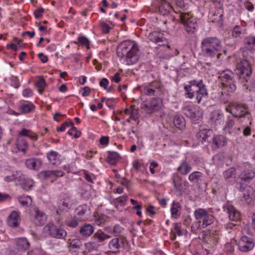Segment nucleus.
Masks as SVG:
<instances>
[{"instance_id":"nucleus-1","label":"nucleus","mask_w":255,"mask_h":255,"mask_svg":"<svg viewBox=\"0 0 255 255\" xmlns=\"http://www.w3.org/2000/svg\"><path fill=\"white\" fill-rule=\"evenodd\" d=\"M138 46L134 41L126 40L119 45L117 54L118 57L125 58L128 65H132L138 60Z\"/></svg>"},{"instance_id":"nucleus-2","label":"nucleus","mask_w":255,"mask_h":255,"mask_svg":"<svg viewBox=\"0 0 255 255\" xmlns=\"http://www.w3.org/2000/svg\"><path fill=\"white\" fill-rule=\"evenodd\" d=\"M184 89L186 95L188 98L192 99L194 96V92H196V99L198 103H200L202 98L208 95L207 90L202 80L198 81L194 80L189 82V85L185 86Z\"/></svg>"},{"instance_id":"nucleus-3","label":"nucleus","mask_w":255,"mask_h":255,"mask_svg":"<svg viewBox=\"0 0 255 255\" xmlns=\"http://www.w3.org/2000/svg\"><path fill=\"white\" fill-rule=\"evenodd\" d=\"M222 46L220 40L216 37H206L201 42L202 52L207 57L213 58L216 56L219 58L218 53Z\"/></svg>"},{"instance_id":"nucleus-4","label":"nucleus","mask_w":255,"mask_h":255,"mask_svg":"<svg viewBox=\"0 0 255 255\" xmlns=\"http://www.w3.org/2000/svg\"><path fill=\"white\" fill-rule=\"evenodd\" d=\"M234 73L230 70H226L221 74L222 90L221 92L222 96H228L236 89V86L233 80Z\"/></svg>"},{"instance_id":"nucleus-5","label":"nucleus","mask_w":255,"mask_h":255,"mask_svg":"<svg viewBox=\"0 0 255 255\" xmlns=\"http://www.w3.org/2000/svg\"><path fill=\"white\" fill-rule=\"evenodd\" d=\"M141 103L140 108L147 114H152L160 110L163 107L162 99L160 98H153L149 101H145L144 98H140Z\"/></svg>"},{"instance_id":"nucleus-6","label":"nucleus","mask_w":255,"mask_h":255,"mask_svg":"<svg viewBox=\"0 0 255 255\" xmlns=\"http://www.w3.org/2000/svg\"><path fill=\"white\" fill-rule=\"evenodd\" d=\"M194 216L196 221L202 224V228H205L214 221V217L203 208H198L194 212Z\"/></svg>"},{"instance_id":"nucleus-7","label":"nucleus","mask_w":255,"mask_h":255,"mask_svg":"<svg viewBox=\"0 0 255 255\" xmlns=\"http://www.w3.org/2000/svg\"><path fill=\"white\" fill-rule=\"evenodd\" d=\"M143 93L149 96H160L164 93L161 83L157 81L145 84L143 85Z\"/></svg>"},{"instance_id":"nucleus-8","label":"nucleus","mask_w":255,"mask_h":255,"mask_svg":"<svg viewBox=\"0 0 255 255\" xmlns=\"http://www.w3.org/2000/svg\"><path fill=\"white\" fill-rule=\"evenodd\" d=\"M236 71L238 74L240 75L239 79L241 82L244 83L248 81L246 77L250 76L252 73V69L250 63L247 59H243L236 65Z\"/></svg>"},{"instance_id":"nucleus-9","label":"nucleus","mask_w":255,"mask_h":255,"mask_svg":"<svg viewBox=\"0 0 255 255\" xmlns=\"http://www.w3.org/2000/svg\"><path fill=\"white\" fill-rule=\"evenodd\" d=\"M181 23L185 26L186 30L188 33H193L197 26L196 19L189 12H180L179 14Z\"/></svg>"},{"instance_id":"nucleus-10","label":"nucleus","mask_w":255,"mask_h":255,"mask_svg":"<svg viewBox=\"0 0 255 255\" xmlns=\"http://www.w3.org/2000/svg\"><path fill=\"white\" fill-rule=\"evenodd\" d=\"M226 111L231 113L234 117L240 118H242L246 116L248 117L250 115L249 109L247 106L237 103L232 104L231 109L229 110L228 108H227Z\"/></svg>"},{"instance_id":"nucleus-11","label":"nucleus","mask_w":255,"mask_h":255,"mask_svg":"<svg viewBox=\"0 0 255 255\" xmlns=\"http://www.w3.org/2000/svg\"><path fill=\"white\" fill-rule=\"evenodd\" d=\"M43 231L51 237L56 239H63L67 235V232L62 228L57 227L52 224H47L43 228Z\"/></svg>"},{"instance_id":"nucleus-12","label":"nucleus","mask_w":255,"mask_h":255,"mask_svg":"<svg viewBox=\"0 0 255 255\" xmlns=\"http://www.w3.org/2000/svg\"><path fill=\"white\" fill-rule=\"evenodd\" d=\"M74 203L75 200L69 194L62 193L57 202L58 210L62 211L69 209Z\"/></svg>"},{"instance_id":"nucleus-13","label":"nucleus","mask_w":255,"mask_h":255,"mask_svg":"<svg viewBox=\"0 0 255 255\" xmlns=\"http://www.w3.org/2000/svg\"><path fill=\"white\" fill-rule=\"evenodd\" d=\"M111 236L102 231H98L95 233L92 237V241L89 243L92 249L96 250L100 246L104 244L105 240L109 239Z\"/></svg>"},{"instance_id":"nucleus-14","label":"nucleus","mask_w":255,"mask_h":255,"mask_svg":"<svg viewBox=\"0 0 255 255\" xmlns=\"http://www.w3.org/2000/svg\"><path fill=\"white\" fill-rule=\"evenodd\" d=\"M31 220L36 226H41L45 224L47 220V216L42 211L38 208H34L30 212Z\"/></svg>"},{"instance_id":"nucleus-15","label":"nucleus","mask_w":255,"mask_h":255,"mask_svg":"<svg viewBox=\"0 0 255 255\" xmlns=\"http://www.w3.org/2000/svg\"><path fill=\"white\" fill-rule=\"evenodd\" d=\"M239 249L243 252H247L254 247V243L252 239L247 237L243 236L238 242Z\"/></svg>"},{"instance_id":"nucleus-16","label":"nucleus","mask_w":255,"mask_h":255,"mask_svg":"<svg viewBox=\"0 0 255 255\" xmlns=\"http://www.w3.org/2000/svg\"><path fill=\"white\" fill-rule=\"evenodd\" d=\"M148 39L151 42L159 46L166 43V40L164 37V34L158 31H153L150 32L148 35Z\"/></svg>"},{"instance_id":"nucleus-17","label":"nucleus","mask_w":255,"mask_h":255,"mask_svg":"<svg viewBox=\"0 0 255 255\" xmlns=\"http://www.w3.org/2000/svg\"><path fill=\"white\" fill-rule=\"evenodd\" d=\"M64 173L61 170H46L41 171L39 175L43 179H51V182H53V178L56 179L64 175Z\"/></svg>"},{"instance_id":"nucleus-18","label":"nucleus","mask_w":255,"mask_h":255,"mask_svg":"<svg viewBox=\"0 0 255 255\" xmlns=\"http://www.w3.org/2000/svg\"><path fill=\"white\" fill-rule=\"evenodd\" d=\"M125 246L124 240L122 238H116L113 239L109 244V247L111 251L114 253H117Z\"/></svg>"},{"instance_id":"nucleus-19","label":"nucleus","mask_w":255,"mask_h":255,"mask_svg":"<svg viewBox=\"0 0 255 255\" xmlns=\"http://www.w3.org/2000/svg\"><path fill=\"white\" fill-rule=\"evenodd\" d=\"M223 208L224 211H226L228 214V217L230 220L238 221L240 220V213L233 206L226 205L223 207Z\"/></svg>"},{"instance_id":"nucleus-20","label":"nucleus","mask_w":255,"mask_h":255,"mask_svg":"<svg viewBox=\"0 0 255 255\" xmlns=\"http://www.w3.org/2000/svg\"><path fill=\"white\" fill-rule=\"evenodd\" d=\"M224 115L219 110H215L211 113L210 121L214 126L221 125L224 122Z\"/></svg>"},{"instance_id":"nucleus-21","label":"nucleus","mask_w":255,"mask_h":255,"mask_svg":"<svg viewBox=\"0 0 255 255\" xmlns=\"http://www.w3.org/2000/svg\"><path fill=\"white\" fill-rule=\"evenodd\" d=\"M227 143V138L224 135L218 134L212 138L211 146L213 149H216L225 146Z\"/></svg>"},{"instance_id":"nucleus-22","label":"nucleus","mask_w":255,"mask_h":255,"mask_svg":"<svg viewBox=\"0 0 255 255\" xmlns=\"http://www.w3.org/2000/svg\"><path fill=\"white\" fill-rule=\"evenodd\" d=\"M20 222V218L19 214L15 211L11 212L8 216L7 224L9 227L16 228L19 226Z\"/></svg>"},{"instance_id":"nucleus-23","label":"nucleus","mask_w":255,"mask_h":255,"mask_svg":"<svg viewBox=\"0 0 255 255\" xmlns=\"http://www.w3.org/2000/svg\"><path fill=\"white\" fill-rule=\"evenodd\" d=\"M89 210L88 206L86 204H83L78 206L76 209L75 218L79 221H85L88 217L87 214Z\"/></svg>"},{"instance_id":"nucleus-24","label":"nucleus","mask_w":255,"mask_h":255,"mask_svg":"<svg viewBox=\"0 0 255 255\" xmlns=\"http://www.w3.org/2000/svg\"><path fill=\"white\" fill-rule=\"evenodd\" d=\"M255 177V171L253 169L245 170L239 176L240 180L248 183H249Z\"/></svg>"},{"instance_id":"nucleus-25","label":"nucleus","mask_w":255,"mask_h":255,"mask_svg":"<svg viewBox=\"0 0 255 255\" xmlns=\"http://www.w3.org/2000/svg\"><path fill=\"white\" fill-rule=\"evenodd\" d=\"M159 5V12L163 15H165L168 14L172 10V7L170 4L165 0H160L158 2Z\"/></svg>"},{"instance_id":"nucleus-26","label":"nucleus","mask_w":255,"mask_h":255,"mask_svg":"<svg viewBox=\"0 0 255 255\" xmlns=\"http://www.w3.org/2000/svg\"><path fill=\"white\" fill-rule=\"evenodd\" d=\"M94 230L95 228L93 226L90 224L85 223L80 227L79 233L82 237H88L93 234Z\"/></svg>"},{"instance_id":"nucleus-27","label":"nucleus","mask_w":255,"mask_h":255,"mask_svg":"<svg viewBox=\"0 0 255 255\" xmlns=\"http://www.w3.org/2000/svg\"><path fill=\"white\" fill-rule=\"evenodd\" d=\"M223 10L220 8L215 10V12H213L211 13L210 19L212 22L216 23L219 25H222L223 21Z\"/></svg>"},{"instance_id":"nucleus-28","label":"nucleus","mask_w":255,"mask_h":255,"mask_svg":"<svg viewBox=\"0 0 255 255\" xmlns=\"http://www.w3.org/2000/svg\"><path fill=\"white\" fill-rule=\"evenodd\" d=\"M212 132L210 129H202L196 134V137L199 142L203 143L207 141L208 137L211 136Z\"/></svg>"},{"instance_id":"nucleus-29","label":"nucleus","mask_w":255,"mask_h":255,"mask_svg":"<svg viewBox=\"0 0 255 255\" xmlns=\"http://www.w3.org/2000/svg\"><path fill=\"white\" fill-rule=\"evenodd\" d=\"M223 176L225 181L231 183L234 182L236 177V170L235 168L232 167L223 172Z\"/></svg>"},{"instance_id":"nucleus-30","label":"nucleus","mask_w":255,"mask_h":255,"mask_svg":"<svg viewBox=\"0 0 255 255\" xmlns=\"http://www.w3.org/2000/svg\"><path fill=\"white\" fill-rule=\"evenodd\" d=\"M247 34L246 28L242 25H236L232 31V35L234 38H242Z\"/></svg>"},{"instance_id":"nucleus-31","label":"nucleus","mask_w":255,"mask_h":255,"mask_svg":"<svg viewBox=\"0 0 255 255\" xmlns=\"http://www.w3.org/2000/svg\"><path fill=\"white\" fill-rule=\"evenodd\" d=\"M61 155L57 152L51 151L47 153V158L52 164L56 165L60 163Z\"/></svg>"},{"instance_id":"nucleus-32","label":"nucleus","mask_w":255,"mask_h":255,"mask_svg":"<svg viewBox=\"0 0 255 255\" xmlns=\"http://www.w3.org/2000/svg\"><path fill=\"white\" fill-rule=\"evenodd\" d=\"M245 48L252 53V51L255 50V36H248L244 39Z\"/></svg>"},{"instance_id":"nucleus-33","label":"nucleus","mask_w":255,"mask_h":255,"mask_svg":"<svg viewBox=\"0 0 255 255\" xmlns=\"http://www.w3.org/2000/svg\"><path fill=\"white\" fill-rule=\"evenodd\" d=\"M235 121L233 119L228 117L225 122V125L224 127V130L226 134L232 135V131L235 127Z\"/></svg>"},{"instance_id":"nucleus-34","label":"nucleus","mask_w":255,"mask_h":255,"mask_svg":"<svg viewBox=\"0 0 255 255\" xmlns=\"http://www.w3.org/2000/svg\"><path fill=\"white\" fill-rule=\"evenodd\" d=\"M17 249L19 251H25L29 246V243L26 238H21L16 240Z\"/></svg>"},{"instance_id":"nucleus-35","label":"nucleus","mask_w":255,"mask_h":255,"mask_svg":"<svg viewBox=\"0 0 255 255\" xmlns=\"http://www.w3.org/2000/svg\"><path fill=\"white\" fill-rule=\"evenodd\" d=\"M16 146L19 151L25 152L28 148V144L25 139L19 136L17 139Z\"/></svg>"},{"instance_id":"nucleus-36","label":"nucleus","mask_w":255,"mask_h":255,"mask_svg":"<svg viewBox=\"0 0 255 255\" xmlns=\"http://www.w3.org/2000/svg\"><path fill=\"white\" fill-rule=\"evenodd\" d=\"M181 209V205L179 203L173 202L172 206L171 208L172 217L176 219L180 216V210Z\"/></svg>"},{"instance_id":"nucleus-37","label":"nucleus","mask_w":255,"mask_h":255,"mask_svg":"<svg viewBox=\"0 0 255 255\" xmlns=\"http://www.w3.org/2000/svg\"><path fill=\"white\" fill-rule=\"evenodd\" d=\"M20 175L21 176V179L19 181L20 182L22 188L27 191L30 190L33 186L32 181L30 179H25L21 173Z\"/></svg>"},{"instance_id":"nucleus-38","label":"nucleus","mask_w":255,"mask_h":255,"mask_svg":"<svg viewBox=\"0 0 255 255\" xmlns=\"http://www.w3.org/2000/svg\"><path fill=\"white\" fill-rule=\"evenodd\" d=\"M174 124L175 126L180 130L185 127V121L183 117L177 116L174 118Z\"/></svg>"},{"instance_id":"nucleus-39","label":"nucleus","mask_w":255,"mask_h":255,"mask_svg":"<svg viewBox=\"0 0 255 255\" xmlns=\"http://www.w3.org/2000/svg\"><path fill=\"white\" fill-rule=\"evenodd\" d=\"M191 165L187 162H183L178 167L177 170L183 175H186L191 170Z\"/></svg>"},{"instance_id":"nucleus-40","label":"nucleus","mask_w":255,"mask_h":255,"mask_svg":"<svg viewBox=\"0 0 255 255\" xmlns=\"http://www.w3.org/2000/svg\"><path fill=\"white\" fill-rule=\"evenodd\" d=\"M120 158V156L117 152L115 151H109L107 160L110 164L114 165L116 164Z\"/></svg>"},{"instance_id":"nucleus-41","label":"nucleus","mask_w":255,"mask_h":255,"mask_svg":"<svg viewBox=\"0 0 255 255\" xmlns=\"http://www.w3.org/2000/svg\"><path fill=\"white\" fill-rule=\"evenodd\" d=\"M19 135L27 136L32 140H36L37 136L31 130L23 128L19 132Z\"/></svg>"},{"instance_id":"nucleus-42","label":"nucleus","mask_w":255,"mask_h":255,"mask_svg":"<svg viewBox=\"0 0 255 255\" xmlns=\"http://www.w3.org/2000/svg\"><path fill=\"white\" fill-rule=\"evenodd\" d=\"M38 160L36 158H29L26 160L25 164L26 167L30 169L37 170L38 169Z\"/></svg>"},{"instance_id":"nucleus-43","label":"nucleus","mask_w":255,"mask_h":255,"mask_svg":"<svg viewBox=\"0 0 255 255\" xmlns=\"http://www.w3.org/2000/svg\"><path fill=\"white\" fill-rule=\"evenodd\" d=\"M70 251L73 252H76L81 246V242L78 239H73L72 241L69 240Z\"/></svg>"},{"instance_id":"nucleus-44","label":"nucleus","mask_w":255,"mask_h":255,"mask_svg":"<svg viewBox=\"0 0 255 255\" xmlns=\"http://www.w3.org/2000/svg\"><path fill=\"white\" fill-rule=\"evenodd\" d=\"M203 177V173L199 171H194L191 173L188 176L190 181L197 183Z\"/></svg>"},{"instance_id":"nucleus-45","label":"nucleus","mask_w":255,"mask_h":255,"mask_svg":"<svg viewBox=\"0 0 255 255\" xmlns=\"http://www.w3.org/2000/svg\"><path fill=\"white\" fill-rule=\"evenodd\" d=\"M173 184L174 188L177 191H182L185 189V184L179 178L175 179L173 180Z\"/></svg>"},{"instance_id":"nucleus-46","label":"nucleus","mask_w":255,"mask_h":255,"mask_svg":"<svg viewBox=\"0 0 255 255\" xmlns=\"http://www.w3.org/2000/svg\"><path fill=\"white\" fill-rule=\"evenodd\" d=\"M202 115L203 113L201 110L195 108L192 113V117H190V119L193 122L196 123L202 119Z\"/></svg>"},{"instance_id":"nucleus-47","label":"nucleus","mask_w":255,"mask_h":255,"mask_svg":"<svg viewBox=\"0 0 255 255\" xmlns=\"http://www.w3.org/2000/svg\"><path fill=\"white\" fill-rule=\"evenodd\" d=\"M18 201L22 206H28L32 203V199L29 196H21L19 197Z\"/></svg>"},{"instance_id":"nucleus-48","label":"nucleus","mask_w":255,"mask_h":255,"mask_svg":"<svg viewBox=\"0 0 255 255\" xmlns=\"http://www.w3.org/2000/svg\"><path fill=\"white\" fill-rule=\"evenodd\" d=\"M20 172H16L15 174H12L9 176L5 177L4 180L7 182L12 181H20L21 179V176Z\"/></svg>"},{"instance_id":"nucleus-49","label":"nucleus","mask_w":255,"mask_h":255,"mask_svg":"<svg viewBox=\"0 0 255 255\" xmlns=\"http://www.w3.org/2000/svg\"><path fill=\"white\" fill-rule=\"evenodd\" d=\"M107 219V217L103 214H98L95 216V223L96 225L100 226L104 224Z\"/></svg>"},{"instance_id":"nucleus-50","label":"nucleus","mask_w":255,"mask_h":255,"mask_svg":"<svg viewBox=\"0 0 255 255\" xmlns=\"http://www.w3.org/2000/svg\"><path fill=\"white\" fill-rule=\"evenodd\" d=\"M124 230V229L119 224H117L114 227L112 234L115 237L120 236Z\"/></svg>"},{"instance_id":"nucleus-51","label":"nucleus","mask_w":255,"mask_h":255,"mask_svg":"<svg viewBox=\"0 0 255 255\" xmlns=\"http://www.w3.org/2000/svg\"><path fill=\"white\" fill-rule=\"evenodd\" d=\"M195 108H193L191 106L187 105L182 108L183 113L189 118L192 117V113L195 110Z\"/></svg>"},{"instance_id":"nucleus-52","label":"nucleus","mask_w":255,"mask_h":255,"mask_svg":"<svg viewBox=\"0 0 255 255\" xmlns=\"http://www.w3.org/2000/svg\"><path fill=\"white\" fill-rule=\"evenodd\" d=\"M34 108V106L32 104H27L22 105L20 109L22 113H27L32 111Z\"/></svg>"},{"instance_id":"nucleus-53","label":"nucleus","mask_w":255,"mask_h":255,"mask_svg":"<svg viewBox=\"0 0 255 255\" xmlns=\"http://www.w3.org/2000/svg\"><path fill=\"white\" fill-rule=\"evenodd\" d=\"M202 228V224L196 221L193 223L191 227L192 233L197 234Z\"/></svg>"},{"instance_id":"nucleus-54","label":"nucleus","mask_w":255,"mask_h":255,"mask_svg":"<svg viewBox=\"0 0 255 255\" xmlns=\"http://www.w3.org/2000/svg\"><path fill=\"white\" fill-rule=\"evenodd\" d=\"M248 119L250 121L249 126H247L243 131V135L245 136H248L251 134V129L250 128V126L252 124L251 116H248Z\"/></svg>"},{"instance_id":"nucleus-55","label":"nucleus","mask_w":255,"mask_h":255,"mask_svg":"<svg viewBox=\"0 0 255 255\" xmlns=\"http://www.w3.org/2000/svg\"><path fill=\"white\" fill-rule=\"evenodd\" d=\"M138 118V109H135V106H131V112H130V118L135 121Z\"/></svg>"},{"instance_id":"nucleus-56","label":"nucleus","mask_w":255,"mask_h":255,"mask_svg":"<svg viewBox=\"0 0 255 255\" xmlns=\"http://www.w3.org/2000/svg\"><path fill=\"white\" fill-rule=\"evenodd\" d=\"M46 85V81L42 77H39L35 83V86L39 88H44Z\"/></svg>"},{"instance_id":"nucleus-57","label":"nucleus","mask_w":255,"mask_h":255,"mask_svg":"<svg viewBox=\"0 0 255 255\" xmlns=\"http://www.w3.org/2000/svg\"><path fill=\"white\" fill-rule=\"evenodd\" d=\"M78 42L81 45L89 47V40L87 38L84 36H81L78 38Z\"/></svg>"},{"instance_id":"nucleus-58","label":"nucleus","mask_w":255,"mask_h":255,"mask_svg":"<svg viewBox=\"0 0 255 255\" xmlns=\"http://www.w3.org/2000/svg\"><path fill=\"white\" fill-rule=\"evenodd\" d=\"M176 4L178 7L183 10L186 9L188 7V5L184 2V0H176Z\"/></svg>"},{"instance_id":"nucleus-59","label":"nucleus","mask_w":255,"mask_h":255,"mask_svg":"<svg viewBox=\"0 0 255 255\" xmlns=\"http://www.w3.org/2000/svg\"><path fill=\"white\" fill-rule=\"evenodd\" d=\"M69 125H70V127H73V130H74V131L75 132L74 136L75 138L79 137L81 135V132L78 130L77 128L74 126V123L73 122L69 123Z\"/></svg>"},{"instance_id":"nucleus-60","label":"nucleus","mask_w":255,"mask_h":255,"mask_svg":"<svg viewBox=\"0 0 255 255\" xmlns=\"http://www.w3.org/2000/svg\"><path fill=\"white\" fill-rule=\"evenodd\" d=\"M101 26L102 28V31L104 33H108L109 32L110 27L108 24H107L105 22H101Z\"/></svg>"},{"instance_id":"nucleus-61","label":"nucleus","mask_w":255,"mask_h":255,"mask_svg":"<svg viewBox=\"0 0 255 255\" xmlns=\"http://www.w3.org/2000/svg\"><path fill=\"white\" fill-rule=\"evenodd\" d=\"M78 219H77L75 217H74V219L73 220L69 221L68 223V225L70 227L75 228L77 227L78 225Z\"/></svg>"},{"instance_id":"nucleus-62","label":"nucleus","mask_w":255,"mask_h":255,"mask_svg":"<svg viewBox=\"0 0 255 255\" xmlns=\"http://www.w3.org/2000/svg\"><path fill=\"white\" fill-rule=\"evenodd\" d=\"M44 10L43 8H40L35 10L34 12V16L36 18H38L42 16Z\"/></svg>"},{"instance_id":"nucleus-63","label":"nucleus","mask_w":255,"mask_h":255,"mask_svg":"<svg viewBox=\"0 0 255 255\" xmlns=\"http://www.w3.org/2000/svg\"><path fill=\"white\" fill-rule=\"evenodd\" d=\"M108 84H109L108 80L105 78H103L100 82V85L101 87H103L105 90L107 89Z\"/></svg>"},{"instance_id":"nucleus-64","label":"nucleus","mask_w":255,"mask_h":255,"mask_svg":"<svg viewBox=\"0 0 255 255\" xmlns=\"http://www.w3.org/2000/svg\"><path fill=\"white\" fill-rule=\"evenodd\" d=\"M109 142V138L108 136H102L100 139V144L107 145L108 144Z\"/></svg>"}]
</instances>
